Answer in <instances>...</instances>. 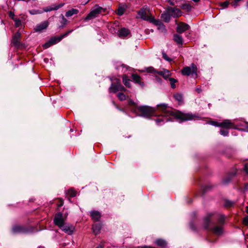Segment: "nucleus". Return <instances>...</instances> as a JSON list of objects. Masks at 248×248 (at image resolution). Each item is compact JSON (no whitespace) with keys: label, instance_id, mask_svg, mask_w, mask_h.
I'll return each instance as SVG.
<instances>
[{"label":"nucleus","instance_id":"5fc2aeb1","mask_svg":"<svg viewBox=\"0 0 248 248\" xmlns=\"http://www.w3.org/2000/svg\"><path fill=\"white\" fill-rule=\"evenodd\" d=\"M236 173V171H234V172H233L231 173V177H233V176H234L235 175Z\"/></svg>","mask_w":248,"mask_h":248},{"label":"nucleus","instance_id":"a18cd8bd","mask_svg":"<svg viewBox=\"0 0 248 248\" xmlns=\"http://www.w3.org/2000/svg\"><path fill=\"white\" fill-rule=\"evenodd\" d=\"M8 15H9V17L11 18H12L13 20H14V19L16 18L15 17V14H14V12H13L12 11L9 12Z\"/></svg>","mask_w":248,"mask_h":248},{"label":"nucleus","instance_id":"f3484780","mask_svg":"<svg viewBox=\"0 0 248 248\" xmlns=\"http://www.w3.org/2000/svg\"><path fill=\"white\" fill-rule=\"evenodd\" d=\"M158 74L162 76L165 79H169L171 73L169 70L163 69V70L158 71Z\"/></svg>","mask_w":248,"mask_h":248},{"label":"nucleus","instance_id":"0eeeda50","mask_svg":"<svg viewBox=\"0 0 248 248\" xmlns=\"http://www.w3.org/2000/svg\"><path fill=\"white\" fill-rule=\"evenodd\" d=\"M110 93H116L118 91H126V90L125 88L121 84L120 80L116 79V81L112 82L111 86L108 89Z\"/></svg>","mask_w":248,"mask_h":248},{"label":"nucleus","instance_id":"c756f323","mask_svg":"<svg viewBox=\"0 0 248 248\" xmlns=\"http://www.w3.org/2000/svg\"><path fill=\"white\" fill-rule=\"evenodd\" d=\"M132 78L133 80L136 83L140 84V77L138 75L136 74H133L132 75Z\"/></svg>","mask_w":248,"mask_h":248},{"label":"nucleus","instance_id":"ddd939ff","mask_svg":"<svg viewBox=\"0 0 248 248\" xmlns=\"http://www.w3.org/2000/svg\"><path fill=\"white\" fill-rule=\"evenodd\" d=\"M49 25V23L47 21H45L41 22L34 27V30L36 31H41L43 30L46 29Z\"/></svg>","mask_w":248,"mask_h":248},{"label":"nucleus","instance_id":"4d7b16f0","mask_svg":"<svg viewBox=\"0 0 248 248\" xmlns=\"http://www.w3.org/2000/svg\"><path fill=\"white\" fill-rule=\"evenodd\" d=\"M246 212L248 214V206H247L246 208Z\"/></svg>","mask_w":248,"mask_h":248},{"label":"nucleus","instance_id":"f704fd0d","mask_svg":"<svg viewBox=\"0 0 248 248\" xmlns=\"http://www.w3.org/2000/svg\"><path fill=\"white\" fill-rule=\"evenodd\" d=\"M169 80L170 81L171 87L172 89L175 88L176 86L175 85V83L177 81V80L173 78H169Z\"/></svg>","mask_w":248,"mask_h":248},{"label":"nucleus","instance_id":"412c9836","mask_svg":"<svg viewBox=\"0 0 248 248\" xmlns=\"http://www.w3.org/2000/svg\"><path fill=\"white\" fill-rule=\"evenodd\" d=\"M90 215L92 219L96 221L98 220L101 217L100 213L96 211H91L90 212Z\"/></svg>","mask_w":248,"mask_h":248},{"label":"nucleus","instance_id":"3c124183","mask_svg":"<svg viewBox=\"0 0 248 248\" xmlns=\"http://www.w3.org/2000/svg\"><path fill=\"white\" fill-rule=\"evenodd\" d=\"M195 91L198 93H200L201 92H202V89L201 88V87H197L196 89H195Z\"/></svg>","mask_w":248,"mask_h":248},{"label":"nucleus","instance_id":"1a4fd4ad","mask_svg":"<svg viewBox=\"0 0 248 248\" xmlns=\"http://www.w3.org/2000/svg\"><path fill=\"white\" fill-rule=\"evenodd\" d=\"M167 10L171 16L174 18L179 17L182 15V12L178 8L169 7Z\"/></svg>","mask_w":248,"mask_h":248},{"label":"nucleus","instance_id":"a211bd4d","mask_svg":"<svg viewBox=\"0 0 248 248\" xmlns=\"http://www.w3.org/2000/svg\"><path fill=\"white\" fill-rule=\"evenodd\" d=\"M219 127L231 128L232 127V123L229 120H226L221 123H220Z\"/></svg>","mask_w":248,"mask_h":248},{"label":"nucleus","instance_id":"9d476101","mask_svg":"<svg viewBox=\"0 0 248 248\" xmlns=\"http://www.w3.org/2000/svg\"><path fill=\"white\" fill-rule=\"evenodd\" d=\"M54 222L55 224L59 228L64 223L62 214V213L59 212L55 215L54 218Z\"/></svg>","mask_w":248,"mask_h":248},{"label":"nucleus","instance_id":"20e7f679","mask_svg":"<svg viewBox=\"0 0 248 248\" xmlns=\"http://www.w3.org/2000/svg\"><path fill=\"white\" fill-rule=\"evenodd\" d=\"M73 31V30H70L59 36H54L51 38L47 42L43 45V47L45 48H47L51 46L58 43L61 41L64 37H66L70 33L72 32Z\"/></svg>","mask_w":248,"mask_h":248},{"label":"nucleus","instance_id":"473e14b6","mask_svg":"<svg viewBox=\"0 0 248 248\" xmlns=\"http://www.w3.org/2000/svg\"><path fill=\"white\" fill-rule=\"evenodd\" d=\"M125 11V9L124 6H119L117 10V14L119 16H122Z\"/></svg>","mask_w":248,"mask_h":248},{"label":"nucleus","instance_id":"37998d69","mask_svg":"<svg viewBox=\"0 0 248 248\" xmlns=\"http://www.w3.org/2000/svg\"><path fill=\"white\" fill-rule=\"evenodd\" d=\"M230 3L229 1H226L225 2H221L220 3V6H222L224 8H226L228 6V5H229Z\"/></svg>","mask_w":248,"mask_h":248},{"label":"nucleus","instance_id":"423d86ee","mask_svg":"<svg viewBox=\"0 0 248 248\" xmlns=\"http://www.w3.org/2000/svg\"><path fill=\"white\" fill-rule=\"evenodd\" d=\"M197 66L192 63L190 66H186L181 70V73L184 76H192L197 77Z\"/></svg>","mask_w":248,"mask_h":248},{"label":"nucleus","instance_id":"13d9d810","mask_svg":"<svg viewBox=\"0 0 248 248\" xmlns=\"http://www.w3.org/2000/svg\"><path fill=\"white\" fill-rule=\"evenodd\" d=\"M194 2H199L200 0H192Z\"/></svg>","mask_w":248,"mask_h":248},{"label":"nucleus","instance_id":"de8ad7c7","mask_svg":"<svg viewBox=\"0 0 248 248\" xmlns=\"http://www.w3.org/2000/svg\"><path fill=\"white\" fill-rule=\"evenodd\" d=\"M244 170L246 172V173L248 174V165L245 164L244 167Z\"/></svg>","mask_w":248,"mask_h":248},{"label":"nucleus","instance_id":"f257e3e1","mask_svg":"<svg viewBox=\"0 0 248 248\" xmlns=\"http://www.w3.org/2000/svg\"><path fill=\"white\" fill-rule=\"evenodd\" d=\"M157 110L161 113V117L155 120L158 125H161V123L173 121L174 119L178 120L179 122L186 121L195 120L198 116L191 113H184L180 111H173L167 104H162L157 106Z\"/></svg>","mask_w":248,"mask_h":248},{"label":"nucleus","instance_id":"c9c22d12","mask_svg":"<svg viewBox=\"0 0 248 248\" xmlns=\"http://www.w3.org/2000/svg\"><path fill=\"white\" fill-rule=\"evenodd\" d=\"M14 21L15 22L16 27H19L21 26L22 21L19 18H16L15 19H14Z\"/></svg>","mask_w":248,"mask_h":248},{"label":"nucleus","instance_id":"4468645a","mask_svg":"<svg viewBox=\"0 0 248 248\" xmlns=\"http://www.w3.org/2000/svg\"><path fill=\"white\" fill-rule=\"evenodd\" d=\"M21 33L19 32H16L13 37L12 43L16 46H19L20 45Z\"/></svg>","mask_w":248,"mask_h":248},{"label":"nucleus","instance_id":"052dcab7","mask_svg":"<svg viewBox=\"0 0 248 248\" xmlns=\"http://www.w3.org/2000/svg\"><path fill=\"white\" fill-rule=\"evenodd\" d=\"M248 184H247L246 185V189H248Z\"/></svg>","mask_w":248,"mask_h":248},{"label":"nucleus","instance_id":"dca6fc26","mask_svg":"<svg viewBox=\"0 0 248 248\" xmlns=\"http://www.w3.org/2000/svg\"><path fill=\"white\" fill-rule=\"evenodd\" d=\"M130 33V31L128 29L123 28L119 30L118 35L120 37H125L127 36Z\"/></svg>","mask_w":248,"mask_h":248},{"label":"nucleus","instance_id":"09e8293b","mask_svg":"<svg viewBox=\"0 0 248 248\" xmlns=\"http://www.w3.org/2000/svg\"><path fill=\"white\" fill-rule=\"evenodd\" d=\"M63 200L60 199L59 200V203L58 204V207L62 206L63 205Z\"/></svg>","mask_w":248,"mask_h":248},{"label":"nucleus","instance_id":"603ef678","mask_svg":"<svg viewBox=\"0 0 248 248\" xmlns=\"http://www.w3.org/2000/svg\"><path fill=\"white\" fill-rule=\"evenodd\" d=\"M155 79L159 83H161L162 82V79L156 76Z\"/></svg>","mask_w":248,"mask_h":248},{"label":"nucleus","instance_id":"aec40b11","mask_svg":"<svg viewBox=\"0 0 248 248\" xmlns=\"http://www.w3.org/2000/svg\"><path fill=\"white\" fill-rule=\"evenodd\" d=\"M173 40L178 45H182L183 40L182 36L177 34H175L173 35Z\"/></svg>","mask_w":248,"mask_h":248},{"label":"nucleus","instance_id":"6e6d98bb","mask_svg":"<svg viewBox=\"0 0 248 248\" xmlns=\"http://www.w3.org/2000/svg\"><path fill=\"white\" fill-rule=\"evenodd\" d=\"M190 225V228H191V229H192V230H195V228H194V227H193V225L192 223H191Z\"/></svg>","mask_w":248,"mask_h":248},{"label":"nucleus","instance_id":"9b49d317","mask_svg":"<svg viewBox=\"0 0 248 248\" xmlns=\"http://www.w3.org/2000/svg\"><path fill=\"white\" fill-rule=\"evenodd\" d=\"M190 26L187 24L180 22L177 25L176 31L179 33H182L185 31L188 30Z\"/></svg>","mask_w":248,"mask_h":248},{"label":"nucleus","instance_id":"864d4df0","mask_svg":"<svg viewBox=\"0 0 248 248\" xmlns=\"http://www.w3.org/2000/svg\"><path fill=\"white\" fill-rule=\"evenodd\" d=\"M169 2L170 4V5H171L172 6H174L175 5V3L172 0H169Z\"/></svg>","mask_w":248,"mask_h":248},{"label":"nucleus","instance_id":"58836bf2","mask_svg":"<svg viewBox=\"0 0 248 248\" xmlns=\"http://www.w3.org/2000/svg\"><path fill=\"white\" fill-rule=\"evenodd\" d=\"M68 193L70 195V196L72 197H74L76 195V192L74 190L72 189H69L68 190Z\"/></svg>","mask_w":248,"mask_h":248},{"label":"nucleus","instance_id":"f8f14e48","mask_svg":"<svg viewBox=\"0 0 248 248\" xmlns=\"http://www.w3.org/2000/svg\"><path fill=\"white\" fill-rule=\"evenodd\" d=\"M60 228L69 234H72L74 230V228L72 225H70L65 223L60 227Z\"/></svg>","mask_w":248,"mask_h":248},{"label":"nucleus","instance_id":"ea45409f","mask_svg":"<svg viewBox=\"0 0 248 248\" xmlns=\"http://www.w3.org/2000/svg\"><path fill=\"white\" fill-rule=\"evenodd\" d=\"M219 133L221 135L224 136H226L228 135L229 132L227 130L221 129L219 131Z\"/></svg>","mask_w":248,"mask_h":248},{"label":"nucleus","instance_id":"2f4dec72","mask_svg":"<svg viewBox=\"0 0 248 248\" xmlns=\"http://www.w3.org/2000/svg\"><path fill=\"white\" fill-rule=\"evenodd\" d=\"M174 98L177 100L179 103H181L183 102V96L181 94L177 93L174 94L173 95Z\"/></svg>","mask_w":248,"mask_h":248},{"label":"nucleus","instance_id":"a878e982","mask_svg":"<svg viewBox=\"0 0 248 248\" xmlns=\"http://www.w3.org/2000/svg\"><path fill=\"white\" fill-rule=\"evenodd\" d=\"M128 105L131 107V110L134 112L135 110H137V108L139 107L135 102L131 99H129L128 101Z\"/></svg>","mask_w":248,"mask_h":248},{"label":"nucleus","instance_id":"c85d7f7f","mask_svg":"<svg viewBox=\"0 0 248 248\" xmlns=\"http://www.w3.org/2000/svg\"><path fill=\"white\" fill-rule=\"evenodd\" d=\"M130 80L127 78V77L124 76L123 77V82L125 86L130 87Z\"/></svg>","mask_w":248,"mask_h":248},{"label":"nucleus","instance_id":"bb28decb","mask_svg":"<svg viewBox=\"0 0 248 248\" xmlns=\"http://www.w3.org/2000/svg\"><path fill=\"white\" fill-rule=\"evenodd\" d=\"M63 5H64V3H61V4H58L57 5H56L54 7H52V8H49L48 7H46L45 9H44V11L45 12H49V11H52V10H57L59 9L60 8L62 7V6H63Z\"/></svg>","mask_w":248,"mask_h":248},{"label":"nucleus","instance_id":"cd10ccee","mask_svg":"<svg viewBox=\"0 0 248 248\" xmlns=\"http://www.w3.org/2000/svg\"><path fill=\"white\" fill-rule=\"evenodd\" d=\"M181 8L183 10L189 12L191 10L192 6L189 3H186L182 4V5L181 6Z\"/></svg>","mask_w":248,"mask_h":248},{"label":"nucleus","instance_id":"4c0bfd02","mask_svg":"<svg viewBox=\"0 0 248 248\" xmlns=\"http://www.w3.org/2000/svg\"><path fill=\"white\" fill-rule=\"evenodd\" d=\"M29 12L31 15H36V14H41L42 13V12L40 11L39 10H30L29 11Z\"/></svg>","mask_w":248,"mask_h":248},{"label":"nucleus","instance_id":"bf43d9fd","mask_svg":"<svg viewBox=\"0 0 248 248\" xmlns=\"http://www.w3.org/2000/svg\"><path fill=\"white\" fill-rule=\"evenodd\" d=\"M96 248H103L101 245H99L98 247H97Z\"/></svg>","mask_w":248,"mask_h":248},{"label":"nucleus","instance_id":"5701e85b","mask_svg":"<svg viewBox=\"0 0 248 248\" xmlns=\"http://www.w3.org/2000/svg\"><path fill=\"white\" fill-rule=\"evenodd\" d=\"M12 232L14 233H20L24 232V228L20 225H16L13 227Z\"/></svg>","mask_w":248,"mask_h":248},{"label":"nucleus","instance_id":"7c9ffc66","mask_svg":"<svg viewBox=\"0 0 248 248\" xmlns=\"http://www.w3.org/2000/svg\"><path fill=\"white\" fill-rule=\"evenodd\" d=\"M61 20L60 21L61 23V26H60V28H63L65 26V25L67 24V20L64 17L62 14L61 15Z\"/></svg>","mask_w":248,"mask_h":248},{"label":"nucleus","instance_id":"393cba45","mask_svg":"<svg viewBox=\"0 0 248 248\" xmlns=\"http://www.w3.org/2000/svg\"><path fill=\"white\" fill-rule=\"evenodd\" d=\"M78 13V10L76 9H72L66 12L65 16L67 17H70L74 15L77 14Z\"/></svg>","mask_w":248,"mask_h":248},{"label":"nucleus","instance_id":"e433bc0d","mask_svg":"<svg viewBox=\"0 0 248 248\" xmlns=\"http://www.w3.org/2000/svg\"><path fill=\"white\" fill-rule=\"evenodd\" d=\"M117 97L121 101L124 100L126 99L125 95L122 93H119L117 94Z\"/></svg>","mask_w":248,"mask_h":248},{"label":"nucleus","instance_id":"72a5a7b5","mask_svg":"<svg viewBox=\"0 0 248 248\" xmlns=\"http://www.w3.org/2000/svg\"><path fill=\"white\" fill-rule=\"evenodd\" d=\"M146 71L148 73H152L153 74H158V71L156 70L154 67H149L146 68Z\"/></svg>","mask_w":248,"mask_h":248},{"label":"nucleus","instance_id":"49530a36","mask_svg":"<svg viewBox=\"0 0 248 248\" xmlns=\"http://www.w3.org/2000/svg\"><path fill=\"white\" fill-rule=\"evenodd\" d=\"M211 124H212L213 125H214L215 126L219 127V126L218 125H220V123H218V122H217L215 121H212L211 122Z\"/></svg>","mask_w":248,"mask_h":248},{"label":"nucleus","instance_id":"79ce46f5","mask_svg":"<svg viewBox=\"0 0 248 248\" xmlns=\"http://www.w3.org/2000/svg\"><path fill=\"white\" fill-rule=\"evenodd\" d=\"M233 204V202L230 201H226L225 202V206L227 207L232 206Z\"/></svg>","mask_w":248,"mask_h":248},{"label":"nucleus","instance_id":"7ed1b4c3","mask_svg":"<svg viewBox=\"0 0 248 248\" xmlns=\"http://www.w3.org/2000/svg\"><path fill=\"white\" fill-rule=\"evenodd\" d=\"M155 109V108L147 106H140L137 108L135 112L139 116L143 117H149L154 114Z\"/></svg>","mask_w":248,"mask_h":248},{"label":"nucleus","instance_id":"6e6552de","mask_svg":"<svg viewBox=\"0 0 248 248\" xmlns=\"http://www.w3.org/2000/svg\"><path fill=\"white\" fill-rule=\"evenodd\" d=\"M138 14L140 18L144 20H148L150 19V10L147 7L144 6L138 11Z\"/></svg>","mask_w":248,"mask_h":248},{"label":"nucleus","instance_id":"c03bdc74","mask_svg":"<svg viewBox=\"0 0 248 248\" xmlns=\"http://www.w3.org/2000/svg\"><path fill=\"white\" fill-rule=\"evenodd\" d=\"M243 223L245 225L248 226V216H246L243 218Z\"/></svg>","mask_w":248,"mask_h":248},{"label":"nucleus","instance_id":"6ab92c4d","mask_svg":"<svg viewBox=\"0 0 248 248\" xmlns=\"http://www.w3.org/2000/svg\"><path fill=\"white\" fill-rule=\"evenodd\" d=\"M171 16L167 10L166 12L161 14V18L165 22L168 23L170 20Z\"/></svg>","mask_w":248,"mask_h":248},{"label":"nucleus","instance_id":"f03ea898","mask_svg":"<svg viewBox=\"0 0 248 248\" xmlns=\"http://www.w3.org/2000/svg\"><path fill=\"white\" fill-rule=\"evenodd\" d=\"M217 219L219 224L222 225L225 221V216L223 215L210 213L203 218V225L205 229H208L211 223H213V220Z\"/></svg>","mask_w":248,"mask_h":248},{"label":"nucleus","instance_id":"8fccbe9b","mask_svg":"<svg viewBox=\"0 0 248 248\" xmlns=\"http://www.w3.org/2000/svg\"><path fill=\"white\" fill-rule=\"evenodd\" d=\"M231 180V178L230 177H229V178L225 179L223 180V183L224 184H227L229 182H230Z\"/></svg>","mask_w":248,"mask_h":248},{"label":"nucleus","instance_id":"b1692460","mask_svg":"<svg viewBox=\"0 0 248 248\" xmlns=\"http://www.w3.org/2000/svg\"><path fill=\"white\" fill-rule=\"evenodd\" d=\"M155 243L157 246L162 248H165L167 246V242L163 239H158L156 240Z\"/></svg>","mask_w":248,"mask_h":248},{"label":"nucleus","instance_id":"39448f33","mask_svg":"<svg viewBox=\"0 0 248 248\" xmlns=\"http://www.w3.org/2000/svg\"><path fill=\"white\" fill-rule=\"evenodd\" d=\"M105 12V9L102 7L95 5L92 9L90 13L84 19L85 21L92 20L96 17H98L102 13Z\"/></svg>","mask_w":248,"mask_h":248},{"label":"nucleus","instance_id":"2eb2a0df","mask_svg":"<svg viewBox=\"0 0 248 248\" xmlns=\"http://www.w3.org/2000/svg\"><path fill=\"white\" fill-rule=\"evenodd\" d=\"M211 230L216 235H220L222 234L223 230L222 225H215L214 227L211 228Z\"/></svg>","mask_w":248,"mask_h":248},{"label":"nucleus","instance_id":"4be33fe9","mask_svg":"<svg viewBox=\"0 0 248 248\" xmlns=\"http://www.w3.org/2000/svg\"><path fill=\"white\" fill-rule=\"evenodd\" d=\"M101 229V224L100 223L94 224L93 225L92 229L95 234H97L100 232Z\"/></svg>","mask_w":248,"mask_h":248},{"label":"nucleus","instance_id":"a19ab883","mask_svg":"<svg viewBox=\"0 0 248 248\" xmlns=\"http://www.w3.org/2000/svg\"><path fill=\"white\" fill-rule=\"evenodd\" d=\"M162 57L164 60L170 62L171 61V59L164 52H162Z\"/></svg>","mask_w":248,"mask_h":248}]
</instances>
